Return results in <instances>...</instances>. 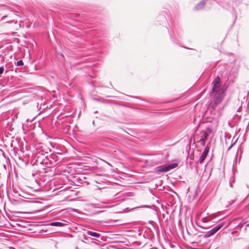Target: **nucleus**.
Here are the masks:
<instances>
[{"instance_id": "obj_1", "label": "nucleus", "mask_w": 249, "mask_h": 249, "mask_svg": "<svg viewBox=\"0 0 249 249\" xmlns=\"http://www.w3.org/2000/svg\"><path fill=\"white\" fill-rule=\"evenodd\" d=\"M212 96H213V99L209 105V109L211 112L214 111L216 107L222 102L225 94L223 89H217L216 91L211 92Z\"/></svg>"}, {"instance_id": "obj_2", "label": "nucleus", "mask_w": 249, "mask_h": 249, "mask_svg": "<svg viewBox=\"0 0 249 249\" xmlns=\"http://www.w3.org/2000/svg\"><path fill=\"white\" fill-rule=\"evenodd\" d=\"M211 132V130L209 128H207L206 130H201L196 132L194 135V140L197 142L204 146L206 144V141L208 139L209 134Z\"/></svg>"}, {"instance_id": "obj_3", "label": "nucleus", "mask_w": 249, "mask_h": 249, "mask_svg": "<svg viewBox=\"0 0 249 249\" xmlns=\"http://www.w3.org/2000/svg\"><path fill=\"white\" fill-rule=\"evenodd\" d=\"M178 166V163H171L167 165H160L156 167L155 168V171L156 173L166 172L172 169L177 167Z\"/></svg>"}, {"instance_id": "obj_4", "label": "nucleus", "mask_w": 249, "mask_h": 249, "mask_svg": "<svg viewBox=\"0 0 249 249\" xmlns=\"http://www.w3.org/2000/svg\"><path fill=\"white\" fill-rule=\"evenodd\" d=\"M224 222L219 223L212 229L206 232L204 234V237L206 238H208L212 236L216 232H217L224 226Z\"/></svg>"}, {"instance_id": "obj_5", "label": "nucleus", "mask_w": 249, "mask_h": 249, "mask_svg": "<svg viewBox=\"0 0 249 249\" xmlns=\"http://www.w3.org/2000/svg\"><path fill=\"white\" fill-rule=\"evenodd\" d=\"M220 78L219 76H217L213 80V86L212 88V92L216 91L217 89H222L220 87Z\"/></svg>"}, {"instance_id": "obj_6", "label": "nucleus", "mask_w": 249, "mask_h": 249, "mask_svg": "<svg viewBox=\"0 0 249 249\" xmlns=\"http://www.w3.org/2000/svg\"><path fill=\"white\" fill-rule=\"evenodd\" d=\"M209 151V148L208 147H205L201 156L199 158V162L202 163L206 157H207L208 153Z\"/></svg>"}, {"instance_id": "obj_7", "label": "nucleus", "mask_w": 249, "mask_h": 249, "mask_svg": "<svg viewBox=\"0 0 249 249\" xmlns=\"http://www.w3.org/2000/svg\"><path fill=\"white\" fill-rule=\"evenodd\" d=\"M49 225L52 226H56V227H63L67 224L61 222H51Z\"/></svg>"}, {"instance_id": "obj_8", "label": "nucleus", "mask_w": 249, "mask_h": 249, "mask_svg": "<svg viewBox=\"0 0 249 249\" xmlns=\"http://www.w3.org/2000/svg\"><path fill=\"white\" fill-rule=\"evenodd\" d=\"M87 233L88 235L96 238H99L100 236V234L99 233L90 231H88Z\"/></svg>"}, {"instance_id": "obj_9", "label": "nucleus", "mask_w": 249, "mask_h": 249, "mask_svg": "<svg viewBox=\"0 0 249 249\" xmlns=\"http://www.w3.org/2000/svg\"><path fill=\"white\" fill-rule=\"evenodd\" d=\"M209 221V220H208L207 219V218L206 217H204L203 218H202V225H200L199 227L200 228H201L202 229H207V228L205 227V224L208 222Z\"/></svg>"}, {"instance_id": "obj_10", "label": "nucleus", "mask_w": 249, "mask_h": 249, "mask_svg": "<svg viewBox=\"0 0 249 249\" xmlns=\"http://www.w3.org/2000/svg\"><path fill=\"white\" fill-rule=\"evenodd\" d=\"M17 66H22L24 65L23 62L22 60H20L15 63Z\"/></svg>"}, {"instance_id": "obj_11", "label": "nucleus", "mask_w": 249, "mask_h": 249, "mask_svg": "<svg viewBox=\"0 0 249 249\" xmlns=\"http://www.w3.org/2000/svg\"><path fill=\"white\" fill-rule=\"evenodd\" d=\"M237 141V139H236L235 140V141L232 143H231V145L228 147V150H230V149H231V147L235 144V143Z\"/></svg>"}, {"instance_id": "obj_12", "label": "nucleus", "mask_w": 249, "mask_h": 249, "mask_svg": "<svg viewBox=\"0 0 249 249\" xmlns=\"http://www.w3.org/2000/svg\"><path fill=\"white\" fill-rule=\"evenodd\" d=\"M4 67L3 66L0 67V75L3 73L4 71Z\"/></svg>"}, {"instance_id": "obj_13", "label": "nucleus", "mask_w": 249, "mask_h": 249, "mask_svg": "<svg viewBox=\"0 0 249 249\" xmlns=\"http://www.w3.org/2000/svg\"><path fill=\"white\" fill-rule=\"evenodd\" d=\"M221 115H222V114H221V113L220 111H219V112H218V114H217V115H215V118H219V117H221Z\"/></svg>"}, {"instance_id": "obj_14", "label": "nucleus", "mask_w": 249, "mask_h": 249, "mask_svg": "<svg viewBox=\"0 0 249 249\" xmlns=\"http://www.w3.org/2000/svg\"><path fill=\"white\" fill-rule=\"evenodd\" d=\"M225 137L226 139H230L231 138V135L230 134H226Z\"/></svg>"}, {"instance_id": "obj_15", "label": "nucleus", "mask_w": 249, "mask_h": 249, "mask_svg": "<svg viewBox=\"0 0 249 249\" xmlns=\"http://www.w3.org/2000/svg\"><path fill=\"white\" fill-rule=\"evenodd\" d=\"M83 236L84 239H85L86 240H88V238L85 236L84 234L83 235Z\"/></svg>"}, {"instance_id": "obj_16", "label": "nucleus", "mask_w": 249, "mask_h": 249, "mask_svg": "<svg viewBox=\"0 0 249 249\" xmlns=\"http://www.w3.org/2000/svg\"><path fill=\"white\" fill-rule=\"evenodd\" d=\"M234 18H235V20H234V22H235L236 19V18H237V15L236 14L234 15Z\"/></svg>"}, {"instance_id": "obj_17", "label": "nucleus", "mask_w": 249, "mask_h": 249, "mask_svg": "<svg viewBox=\"0 0 249 249\" xmlns=\"http://www.w3.org/2000/svg\"><path fill=\"white\" fill-rule=\"evenodd\" d=\"M2 154V151L0 149V155Z\"/></svg>"}, {"instance_id": "obj_18", "label": "nucleus", "mask_w": 249, "mask_h": 249, "mask_svg": "<svg viewBox=\"0 0 249 249\" xmlns=\"http://www.w3.org/2000/svg\"><path fill=\"white\" fill-rule=\"evenodd\" d=\"M172 41H173V42H174V43H176L174 39H172Z\"/></svg>"}, {"instance_id": "obj_19", "label": "nucleus", "mask_w": 249, "mask_h": 249, "mask_svg": "<svg viewBox=\"0 0 249 249\" xmlns=\"http://www.w3.org/2000/svg\"><path fill=\"white\" fill-rule=\"evenodd\" d=\"M44 162H45V160H43V161H42V162H41V163H42V162L44 163Z\"/></svg>"}, {"instance_id": "obj_20", "label": "nucleus", "mask_w": 249, "mask_h": 249, "mask_svg": "<svg viewBox=\"0 0 249 249\" xmlns=\"http://www.w3.org/2000/svg\"><path fill=\"white\" fill-rule=\"evenodd\" d=\"M61 55L63 57H64V55H63V54H61Z\"/></svg>"}, {"instance_id": "obj_21", "label": "nucleus", "mask_w": 249, "mask_h": 249, "mask_svg": "<svg viewBox=\"0 0 249 249\" xmlns=\"http://www.w3.org/2000/svg\"><path fill=\"white\" fill-rule=\"evenodd\" d=\"M230 186H231V187H232V184H231Z\"/></svg>"}]
</instances>
